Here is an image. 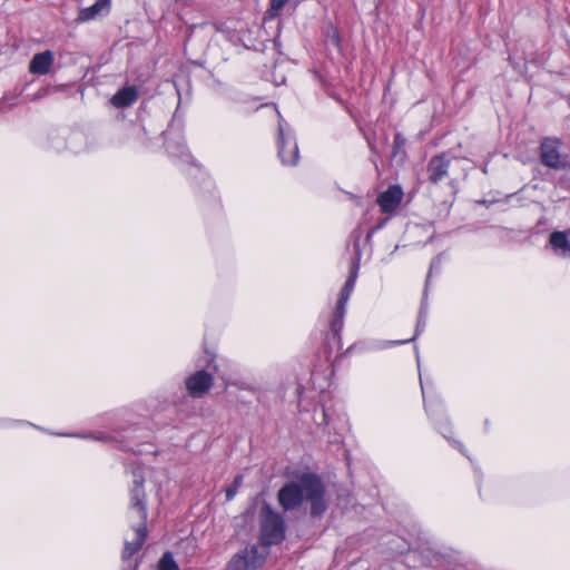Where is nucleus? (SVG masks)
Instances as JSON below:
<instances>
[{
	"mask_svg": "<svg viewBox=\"0 0 570 570\" xmlns=\"http://www.w3.org/2000/svg\"><path fill=\"white\" fill-rule=\"evenodd\" d=\"M138 99L137 90L134 86H127L118 90L110 99L116 108H127L134 105Z\"/></svg>",
	"mask_w": 570,
	"mask_h": 570,
	"instance_id": "obj_12",
	"label": "nucleus"
},
{
	"mask_svg": "<svg viewBox=\"0 0 570 570\" xmlns=\"http://www.w3.org/2000/svg\"><path fill=\"white\" fill-rule=\"evenodd\" d=\"M242 483H243V476L242 475H237L234 479L232 485L226 489V500L227 501H230V500L234 499V497L236 495L237 490L242 485Z\"/></svg>",
	"mask_w": 570,
	"mask_h": 570,
	"instance_id": "obj_20",
	"label": "nucleus"
},
{
	"mask_svg": "<svg viewBox=\"0 0 570 570\" xmlns=\"http://www.w3.org/2000/svg\"><path fill=\"white\" fill-rule=\"evenodd\" d=\"M158 570H179L173 553L165 552L158 562Z\"/></svg>",
	"mask_w": 570,
	"mask_h": 570,
	"instance_id": "obj_18",
	"label": "nucleus"
},
{
	"mask_svg": "<svg viewBox=\"0 0 570 570\" xmlns=\"http://www.w3.org/2000/svg\"><path fill=\"white\" fill-rule=\"evenodd\" d=\"M345 313L346 306L336 304V307L333 312V318L331 321V332L334 340H341V331L343 328Z\"/></svg>",
	"mask_w": 570,
	"mask_h": 570,
	"instance_id": "obj_16",
	"label": "nucleus"
},
{
	"mask_svg": "<svg viewBox=\"0 0 570 570\" xmlns=\"http://www.w3.org/2000/svg\"><path fill=\"white\" fill-rule=\"evenodd\" d=\"M425 317H426V309L422 306L421 309H420L417 322H416V327H415L414 335L412 337H410V338H406V340H403V341H399L397 343L405 344V343H409L411 341H414L415 337L423 331V328L425 326Z\"/></svg>",
	"mask_w": 570,
	"mask_h": 570,
	"instance_id": "obj_19",
	"label": "nucleus"
},
{
	"mask_svg": "<svg viewBox=\"0 0 570 570\" xmlns=\"http://www.w3.org/2000/svg\"><path fill=\"white\" fill-rule=\"evenodd\" d=\"M450 163L445 153L433 156L426 166L429 181L438 184L443 180L449 174Z\"/></svg>",
	"mask_w": 570,
	"mask_h": 570,
	"instance_id": "obj_8",
	"label": "nucleus"
},
{
	"mask_svg": "<svg viewBox=\"0 0 570 570\" xmlns=\"http://www.w3.org/2000/svg\"><path fill=\"white\" fill-rule=\"evenodd\" d=\"M278 157L283 165L295 166L298 161V147L291 126L279 117L277 132Z\"/></svg>",
	"mask_w": 570,
	"mask_h": 570,
	"instance_id": "obj_4",
	"label": "nucleus"
},
{
	"mask_svg": "<svg viewBox=\"0 0 570 570\" xmlns=\"http://www.w3.org/2000/svg\"><path fill=\"white\" fill-rule=\"evenodd\" d=\"M403 190L399 185H391L377 196L376 203L383 214H393L403 199Z\"/></svg>",
	"mask_w": 570,
	"mask_h": 570,
	"instance_id": "obj_7",
	"label": "nucleus"
},
{
	"mask_svg": "<svg viewBox=\"0 0 570 570\" xmlns=\"http://www.w3.org/2000/svg\"><path fill=\"white\" fill-rule=\"evenodd\" d=\"M144 482V478L140 474L135 473L134 487L130 490L131 509L136 511L140 522H146L148 515Z\"/></svg>",
	"mask_w": 570,
	"mask_h": 570,
	"instance_id": "obj_6",
	"label": "nucleus"
},
{
	"mask_svg": "<svg viewBox=\"0 0 570 570\" xmlns=\"http://www.w3.org/2000/svg\"><path fill=\"white\" fill-rule=\"evenodd\" d=\"M269 550L261 544H250L237 552L228 562L227 570H256L263 566Z\"/></svg>",
	"mask_w": 570,
	"mask_h": 570,
	"instance_id": "obj_3",
	"label": "nucleus"
},
{
	"mask_svg": "<svg viewBox=\"0 0 570 570\" xmlns=\"http://www.w3.org/2000/svg\"><path fill=\"white\" fill-rule=\"evenodd\" d=\"M560 140L557 138H544L540 145V159L541 163L553 169L564 167L560 155Z\"/></svg>",
	"mask_w": 570,
	"mask_h": 570,
	"instance_id": "obj_5",
	"label": "nucleus"
},
{
	"mask_svg": "<svg viewBox=\"0 0 570 570\" xmlns=\"http://www.w3.org/2000/svg\"><path fill=\"white\" fill-rule=\"evenodd\" d=\"M357 264H353L352 269L350 272V276L347 277L337 301V304L341 306H346L350 299V296L354 289L356 277H357Z\"/></svg>",
	"mask_w": 570,
	"mask_h": 570,
	"instance_id": "obj_14",
	"label": "nucleus"
},
{
	"mask_svg": "<svg viewBox=\"0 0 570 570\" xmlns=\"http://www.w3.org/2000/svg\"><path fill=\"white\" fill-rule=\"evenodd\" d=\"M405 142H406V139L403 137V135L397 132L394 136V140H393V154L396 155L399 153V150L405 145Z\"/></svg>",
	"mask_w": 570,
	"mask_h": 570,
	"instance_id": "obj_21",
	"label": "nucleus"
},
{
	"mask_svg": "<svg viewBox=\"0 0 570 570\" xmlns=\"http://www.w3.org/2000/svg\"><path fill=\"white\" fill-rule=\"evenodd\" d=\"M110 7V0H98L92 6L83 8L79 12V20L88 21L95 19L102 10H107Z\"/></svg>",
	"mask_w": 570,
	"mask_h": 570,
	"instance_id": "obj_15",
	"label": "nucleus"
},
{
	"mask_svg": "<svg viewBox=\"0 0 570 570\" xmlns=\"http://www.w3.org/2000/svg\"><path fill=\"white\" fill-rule=\"evenodd\" d=\"M289 0H269V7L264 13V20H273L279 16Z\"/></svg>",
	"mask_w": 570,
	"mask_h": 570,
	"instance_id": "obj_17",
	"label": "nucleus"
},
{
	"mask_svg": "<svg viewBox=\"0 0 570 570\" xmlns=\"http://www.w3.org/2000/svg\"><path fill=\"white\" fill-rule=\"evenodd\" d=\"M136 538L132 541H126L125 548L122 551V559H130L134 554H136L142 547L146 537H147V525L146 522H140L135 528Z\"/></svg>",
	"mask_w": 570,
	"mask_h": 570,
	"instance_id": "obj_11",
	"label": "nucleus"
},
{
	"mask_svg": "<svg viewBox=\"0 0 570 570\" xmlns=\"http://www.w3.org/2000/svg\"><path fill=\"white\" fill-rule=\"evenodd\" d=\"M259 544L269 550L285 539V521L282 514L274 511L272 505L264 502L259 510Z\"/></svg>",
	"mask_w": 570,
	"mask_h": 570,
	"instance_id": "obj_2",
	"label": "nucleus"
},
{
	"mask_svg": "<svg viewBox=\"0 0 570 570\" xmlns=\"http://www.w3.org/2000/svg\"><path fill=\"white\" fill-rule=\"evenodd\" d=\"M277 500L285 511L297 509L306 500L311 504L312 517H322L327 509L325 487L314 473H304L296 482L284 484L278 490Z\"/></svg>",
	"mask_w": 570,
	"mask_h": 570,
	"instance_id": "obj_1",
	"label": "nucleus"
},
{
	"mask_svg": "<svg viewBox=\"0 0 570 570\" xmlns=\"http://www.w3.org/2000/svg\"><path fill=\"white\" fill-rule=\"evenodd\" d=\"M213 385V376L206 371H197L186 380V389L193 397H202Z\"/></svg>",
	"mask_w": 570,
	"mask_h": 570,
	"instance_id": "obj_9",
	"label": "nucleus"
},
{
	"mask_svg": "<svg viewBox=\"0 0 570 570\" xmlns=\"http://www.w3.org/2000/svg\"><path fill=\"white\" fill-rule=\"evenodd\" d=\"M549 243L558 255L570 257V243L567 233L553 232L550 235Z\"/></svg>",
	"mask_w": 570,
	"mask_h": 570,
	"instance_id": "obj_13",
	"label": "nucleus"
},
{
	"mask_svg": "<svg viewBox=\"0 0 570 570\" xmlns=\"http://www.w3.org/2000/svg\"><path fill=\"white\" fill-rule=\"evenodd\" d=\"M55 62V53L51 50H45L36 53L29 62V72L43 76L50 72Z\"/></svg>",
	"mask_w": 570,
	"mask_h": 570,
	"instance_id": "obj_10",
	"label": "nucleus"
}]
</instances>
